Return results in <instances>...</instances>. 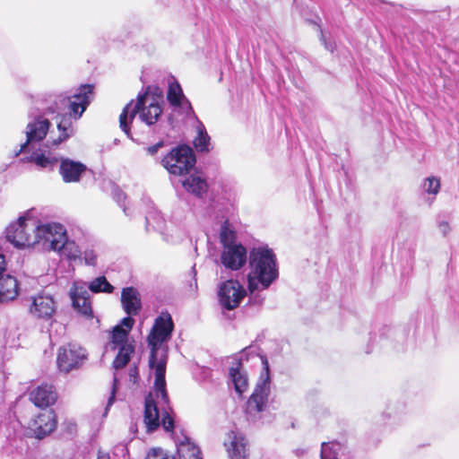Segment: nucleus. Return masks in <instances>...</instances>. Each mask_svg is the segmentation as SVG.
I'll return each mask as SVG.
<instances>
[{
	"mask_svg": "<svg viewBox=\"0 0 459 459\" xmlns=\"http://www.w3.org/2000/svg\"><path fill=\"white\" fill-rule=\"evenodd\" d=\"M56 427V415L52 410H49L39 413L36 419L33 420L30 425V429L32 430L35 437L41 439L53 432Z\"/></svg>",
	"mask_w": 459,
	"mask_h": 459,
	"instance_id": "nucleus-16",
	"label": "nucleus"
},
{
	"mask_svg": "<svg viewBox=\"0 0 459 459\" xmlns=\"http://www.w3.org/2000/svg\"><path fill=\"white\" fill-rule=\"evenodd\" d=\"M162 419L160 421L158 405L154 402L152 394H149L145 399L143 419L148 432L156 430L160 423L166 431H171L174 429V420L168 409L162 406Z\"/></svg>",
	"mask_w": 459,
	"mask_h": 459,
	"instance_id": "nucleus-9",
	"label": "nucleus"
},
{
	"mask_svg": "<svg viewBox=\"0 0 459 459\" xmlns=\"http://www.w3.org/2000/svg\"><path fill=\"white\" fill-rule=\"evenodd\" d=\"M38 221L29 215L20 217L6 229V238L19 249L36 247Z\"/></svg>",
	"mask_w": 459,
	"mask_h": 459,
	"instance_id": "nucleus-5",
	"label": "nucleus"
},
{
	"mask_svg": "<svg viewBox=\"0 0 459 459\" xmlns=\"http://www.w3.org/2000/svg\"><path fill=\"white\" fill-rule=\"evenodd\" d=\"M422 186L427 194L437 195L440 190V179L437 177H429Z\"/></svg>",
	"mask_w": 459,
	"mask_h": 459,
	"instance_id": "nucleus-34",
	"label": "nucleus"
},
{
	"mask_svg": "<svg viewBox=\"0 0 459 459\" xmlns=\"http://www.w3.org/2000/svg\"><path fill=\"white\" fill-rule=\"evenodd\" d=\"M87 359L83 348L76 344H68L59 348L57 354V366L63 372H69L78 368Z\"/></svg>",
	"mask_w": 459,
	"mask_h": 459,
	"instance_id": "nucleus-11",
	"label": "nucleus"
},
{
	"mask_svg": "<svg viewBox=\"0 0 459 459\" xmlns=\"http://www.w3.org/2000/svg\"><path fill=\"white\" fill-rule=\"evenodd\" d=\"M195 164L193 150L186 145L173 149L162 160V165L173 175L182 176L187 173Z\"/></svg>",
	"mask_w": 459,
	"mask_h": 459,
	"instance_id": "nucleus-7",
	"label": "nucleus"
},
{
	"mask_svg": "<svg viewBox=\"0 0 459 459\" xmlns=\"http://www.w3.org/2000/svg\"><path fill=\"white\" fill-rule=\"evenodd\" d=\"M221 262L228 269L237 271L247 262V249L241 244L228 246L222 248Z\"/></svg>",
	"mask_w": 459,
	"mask_h": 459,
	"instance_id": "nucleus-14",
	"label": "nucleus"
},
{
	"mask_svg": "<svg viewBox=\"0 0 459 459\" xmlns=\"http://www.w3.org/2000/svg\"><path fill=\"white\" fill-rule=\"evenodd\" d=\"M177 446L178 459H202L199 447L188 437L178 440Z\"/></svg>",
	"mask_w": 459,
	"mask_h": 459,
	"instance_id": "nucleus-23",
	"label": "nucleus"
},
{
	"mask_svg": "<svg viewBox=\"0 0 459 459\" xmlns=\"http://www.w3.org/2000/svg\"><path fill=\"white\" fill-rule=\"evenodd\" d=\"M117 382H118V380H117V377L115 376L114 377V380H113V386H112L111 395L108 398V404H107V407H106V411L108 410V408L113 404V403L115 401V394H116V390L117 388Z\"/></svg>",
	"mask_w": 459,
	"mask_h": 459,
	"instance_id": "nucleus-38",
	"label": "nucleus"
},
{
	"mask_svg": "<svg viewBox=\"0 0 459 459\" xmlns=\"http://www.w3.org/2000/svg\"><path fill=\"white\" fill-rule=\"evenodd\" d=\"M174 328L170 315L161 313L154 322L148 335V345L151 348L149 365L154 374V388L157 399L168 406L169 398L166 392L165 372L168 360L166 342L171 336Z\"/></svg>",
	"mask_w": 459,
	"mask_h": 459,
	"instance_id": "nucleus-2",
	"label": "nucleus"
},
{
	"mask_svg": "<svg viewBox=\"0 0 459 459\" xmlns=\"http://www.w3.org/2000/svg\"><path fill=\"white\" fill-rule=\"evenodd\" d=\"M343 446L339 442L323 443L321 447V459H341Z\"/></svg>",
	"mask_w": 459,
	"mask_h": 459,
	"instance_id": "nucleus-29",
	"label": "nucleus"
},
{
	"mask_svg": "<svg viewBox=\"0 0 459 459\" xmlns=\"http://www.w3.org/2000/svg\"><path fill=\"white\" fill-rule=\"evenodd\" d=\"M65 109L66 108L62 110L59 115H57V113L54 114L56 115V117L58 118L56 126L59 136L56 139H53V145H58L74 134L71 115L62 114Z\"/></svg>",
	"mask_w": 459,
	"mask_h": 459,
	"instance_id": "nucleus-22",
	"label": "nucleus"
},
{
	"mask_svg": "<svg viewBox=\"0 0 459 459\" xmlns=\"http://www.w3.org/2000/svg\"><path fill=\"white\" fill-rule=\"evenodd\" d=\"M246 294V290L237 280H227L221 282L218 290L219 302L228 310L238 307Z\"/></svg>",
	"mask_w": 459,
	"mask_h": 459,
	"instance_id": "nucleus-10",
	"label": "nucleus"
},
{
	"mask_svg": "<svg viewBox=\"0 0 459 459\" xmlns=\"http://www.w3.org/2000/svg\"><path fill=\"white\" fill-rule=\"evenodd\" d=\"M19 294V284L16 278L5 273L0 277V302L13 300Z\"/></svg>",
	"mask_w": 459,
	"mask_h": 459,
	"instance_id": "nucleus-21",
	"label": "nucleus"
},
{
	"mask_svg": "<svg viewBox=\"0 0 459 459\" xmlns=\"http://www.w3.org/2000/svg\"><path fill=\"white\" fill-rule=\"evenodd\" d=\"M56 310V301L47 293H40L30 298L29 313L37 319L49 320Z\"/></svg>",
	"mask_w": 459,
	"mask_h": 459,
	"instance_id": "nucleus-12",
	"label": "nucleus"
},
{
	"mask_svg": "<svg viewBox=\"0 0 459 459\" xmlns=\"http://www.w3.org/2000/svg\"><path fill=\"white\" fill-rule=\"evenodd\" d=\"M145 459H174V457L160 448H152L148 452Z\"/></svg>",
	"mask_w": 459,
	"mask_h": 459,
	"instance_id": "nucleus-36",
	"label": "nucleus"
},
{
	"mask_svg": "<svg viewBox=\"0 0 459 459\" xmlns=\"http://www.w3.org/2000/svg\"><path fill=\"white\" fill-rule=\"evenodd\" d=\"M224 446L230 459H246L247 455V441L243 434L237 431H230L224 441Z\"/></svg>",
	"mask_w": 459,
	"mask_h": 459,
	"instance_id": "nucleus-17",
	"label": "nucleus"
},
{
	"mask_svg": "<svg viewBox=\"0 0 459 459\" xmlns=\"http://www.w3.org/2000/svg\"><path fill=\"white\" fill-rule=\"evenodd\" d=\"M69 296L74 309L87 317L92 316V308L86 282L74 281L69 290Z\"/></svg>",
	"mask_w": 459,
	"mask_h": 459,
	"instance_id": "nucleus-13",
	"label": "nucleus"
},
{
	"mask_svg": "<svg viewBox=\"0 0 459 459\" xmlns=\"http://www.w3.org/2000/svg\"><path fill=\"white\" fill-rule=\"evenodd\" d=\"M66 235L65 228L57 222L39 223L38 221V229L36 238L37 244L42 250L56 251Z\"/></svg>",
	"mask_w": 459,
	"mask_h": 459,
	"instance_id": "nucleus-8",
	"label": "nucleus"
},
{
	"mask_svg": "<svg viewBox=\"0 0 459 459\" xmlns=\"http://www.w3.org/2000/svg\"><path fill=\"white\" fill-rule=\"evenodd\" d=\"M160 143H158V144H155V145H152L151 147L148 148V152L151 153V154H154L157 152L158 149L160 147Z\"/></svg>",
	"mask_w": 459,
	"mask_h": 459,
	"instance_id": "nucleus-43",
	"label": "nucleus"
},
{
	"mask_svg": "<svg viewBox=\"0 0 459 459\" xmlns=\"http://www.w3.org/2000/svg\"><path fill=\"white\" fill-rule=\"evenodd\" d=\"M97 459H110L109 454L107 452H104L102 450H100L98 453V458Z\"/></svg>",
	"mask_w": 459,
	"mask_h": 459,
	"instance_id": "nucleus-42",
	"label": "nucleus"
},
{
	"mask_svg": "<svg viewBox=\"0 0 459 459\" xmlns=\"http://www.w3.org/2000/svg\"><path fill=\"white\" fill-rule=\"evenodd\" d=\"M278 276L276 257L273 251L264 247L254 248L249 255V290L268 289Z\"/></svg>",
	"mask_w": 459,
	"mask_h": 459,
	"instance_id": "nucleus-4",
	"label": "nucleus"
},
{
	"mask_svg": "<svg viewBox=\"0 0 459 459\" xmlns=\"http://www.w3.org/2000/svg\"><path fill=\"white\" fill-rule=\"evenodd\" d=\"M92 96L93 86L90 84L82 85L72 98L58 95L50 100L49 105L46 106L41 113L31 114L25 128L26 142L20 145L19 150L15 152V156L27 152L33 143H39L46 137L51 125L47 116L55 113L59 115L65 108H69L74 118L78 119L86 110Z\"/></svg>",
	"mask_w": 459,
	"mask_h": 459,
	"instance_id": "nucleus-1",
	"label": "nucleus"
},
{
	"mask_svg": "<svg viewBox=\"0 0 459 459\" xmlns=\"http://www.w3.org/2000/svg\"><path fill=\"white\" fill-rule=\"evenodd\" d=\"M437 228H438L439 232L443 236H446L451 230L449 223L445 221H440L437 225Z\"/></svg>",
	"mask_w": 459,
	"mask_h": 459,
	"instance_id": "nucleus-40",
	"label": "nucleus"
},
{
	"mask_svg": "<svg viewBox=\"0 0 459 459\" xmlns=\"http://www.w3.org/2000/svg\"><path fill=\"white\" fill-rule=\"evenodd\" d=\"M183 187L197 197H203L208 190L206 178L202 172H195L182 180Z\"/></svg>",
	"mask_w": 459,
	"mask_h": 459,
	"instance_id": "nucleus-20",
	"label": "nucleus"
},
{
	"mask_svg": "<svg viewBox=\"0 0 459 459\" xmlns=\"http://www.w3.org/2000/svg\"><path fill=\"white\" fill-rule=\"evenodd\" d=\"M120 300L124 311L128 316H136L142 309L140 293L137 289L134 287L124 288L121 291Z\"/></svg>",
	"mask_w": 459,
	"mask_h": 459,
	"instance_id": "nucleus-18",
	"label": "nucleus"
},
{
	"mask_svg": "<svg viewBox=\"0 0 459 459\" xmlns=\"http://www.w3.org/2000/svg\"><path fill=\"white\" fill-rule=\"evenodd\" d=\"M136 374H137V369L136 368L130 369V376L135 377Z\"/></svg>",
	"mask_w": 459,
	"mask_h": 459,
	"instance_id": "nucleus-44",
	"label": "nucleus"
},
{
	"mask_svg": "<svg viewBox=\"0 0 459 459\" xmlns=\"http://www.w3.org/2000/svg\"><path fill=\"white\" fill-rule=\"evenodd\" d=\"M320 39L321 41L324 43L325 45V48L330 51V52H333L334 49L336 48V45L333 41H327L324 33L321 31V37H320Z\"/></svg>",
	"mask_w": 459,
	"mask_h": 459,
	"instance_id": "nucleus-39",
	"label": "nucleus"
},
{
	"mask_svg": "<svg viewBox=\"0 0 459 459\" xmlns=\"http://www.w3.org/2000/svg\"><path fill=\"white\" fill-rule=\"evenodd\" d=\"M87 290H91L93 293H112L114 286L108 281L105 276H99L90 281L87 285Z\"/></svg>",
	"mask_w": 459,
	"mask_h": 459,
	"instance_id": "nucleus-30",
	"label": "nucleus"
},
{
	"mask_svg": "<svg viewBox=\"0 0 459 459\" xmlns=\"http://www.w3.org/2000/svg\"><path fill=\"white\" fill-rule=\"evenodd\" d=\"M167 99L170 105H172L175 108H179L186 110L191 109L189 101L185 98L182 89L178 82H177L169 84Z\"/></svg>",
	"mask_w": 459,
	"mask_h": 459,
	"instance_id": "nucleus-24",
	"label": "nucleus"
},
{
	"mask_svg": "<svg viewBox=\"0 0 459 459\" xmlns=\"http://www.w3.org/2000/svg\"><path fill=\"white\" fill-rule=\"evenodd\" d=\"M263 371L260 379L256 384L254 393L250 396L247 404V412L253 418L264 411L267 405L270 394V373L269 364L265 357H262Z\"/></svg>",
	"mask_w": 459,
	"mask_h": 459,
	"instance_id": "nucleus-6",
	"label": "nucleus"
},
{
	"mask_svg": "<svg viewBox=\"0 0 459 459\" xmlns=\"http://www.w3.org/2000/svg\"><path fill=\"white\" fill-rule=\"evenodd\" d=\"M117 350L118 353L113 363L116 369L123 368L128 363L130 356L134 352V346L132 344H126Z\"/></svg>",
	"mask_w": 459,
	"mask_h": 459,
	"instance_id": "nucleus-32",
	"label": "nucleus"
},
{
	"mask_svg": "<svg viewBox=\"0 0 459 459\" xmlns=\"http://www.w3.org/2000/svg\"><path fill=\"white\" fill-rule=\"evenodd\" d=\"M220 239L222 248L228 246L239 245L236 241V233L229 228L228 225H223L220 232Z\"/></svg>",
	"mask_w": 459,
	"mask_h": 459,
	"instance_id": "nucleus-33",
	"label": "nucleus"
},
{
	"mask_svg": "<svg viewBox=\"0 0 459 459\" xmlns=\"http://www.w3.org/2000/svg\"><path fill=\"white\" fill-rule=\"evenodd\" d=\"M57 395L51 385H39L30 392V399L38 407L44 408L52 405L56 401Z\"/></svg>",
	"mask_w": 459,
	"mask_h": 459,
	"instance_id": "nucleus-19",
	"label": "nucleus"
},
{
	"mask_svg": "<svg viewBox=\"0 0 459 459\" xmlns=\"http://www.w3.org/2000/svg\"><path fill=\"white\" fill-rule=\"evenodd\" d=\"M5 271V261L4 256L0 255V277L4 275V272Z\"/></svg>",
	"mask_w": 459,
	"mask_h": 459,
	"instance_id": "nucleus-41",
	"label": "nucleus"
},
{
	"mask_svg": "<svg viewBox=\"0 0 459 459\" xmlns=\"http://www.w3.org/2000/svg\"><path fill=\"white\" fill-rule=\"evenodd\" d=\"M194 144L198 152H208L210 146V136L203 124L197 126V135L194 140Z\"/></svg>",
	"mask_w": 459,
	"mask_h": 459,
	"instance_id": "nucleus-31",
	"label": "nucleus"
},
{
	"mask_svg": "<svg viewBox=\"0 0 459 459\" xmlns=\"http://www.w3.org/2000/svg\"><path fill=\"white\" fill-rule=\"evenodd\" d=\"M82 259L84 260L85 264L90 266H96L98 261V255L96 251L92 248L85 249L82 253Z\"/></svg>",
	"mask_w": 459,
	"mask_h": 459,
	"instance_id": "nucleus-35",
	"label": "nucleus"
},
{
	"mask_svg": "<svg viewBox=\"0 0 459 459\" xmlns=\"http://www.w3.org/2000/svg\"><path fill=\"white\" fill-rule=\"evenodd\" d=\"M162 91L159 87L148 86L143 94H139L134 104L128 103L119 116V126L125 134L130 135L129 124L135 115L147 126L154 125L162 114Z\"/></svg>",
	"mask_w": 459,
	"mask_h": 459,
	"instance_id": "nucleus-3",
	"label": "nucleus"
},
{
	"mask_svg": "<svg viewBox=\"0 0 459 459\" xmlns=\"http://www.w3.org/2000/svg\"><path fill=\"white\" fill-rule=\"evenodd\" d=\"M128 332L122 328V325H116L110 334V342L106 345V350L116 351L126 344H130L127 341Z\"/></svg>",
	"mask_w": 459,
	"mask_h": 459,
	"instance_id": "nucleus-26",
	"label": "nucleus"
},
{
	"mask_svg": "<svg viewBox=\"0 0 459 459\" xmlns=\"http://www.w3.org/2000/svg\"><path fill=\"white\" fill-rule=\"evenodd\" d=\"M230 376L238 394H241L247 391L248 386V377L241 367L230 368Z\"/></svg>",
	"mask_w": 459,
	"mask_h": 459,
	"instance_id": "nucleus-27",
	"label": "nucleus"
},
{
	"mask_svg": "<svg viewBox=\"0 0 459 459\" xmlns=\"http://www.w3.org/2000/svg\"><path fill=\"white\" fill-rule=\"evenodd\" d=\"M60 246L61 247L56 248V252L59 253L62 256H65L71 261H75L81 258L82 252L79 246L74 240H69L67 235L65 236Z\"/></svg>",
	"mask_w": 459,
	"mask_h": 459,
	"instance_id": "nucleus-25",
	"label": "nucleus"
},
{
	"mask_svg": "<svg viewBox=\"0 0 459 459\" xmlns=\"http://www.w3.org/2000/svg\"><path fill=\"white\" fill-rule=\"evenodd\" d=\"M27 160L41 169H52L58 161L56 157L49 152L46 154L45 151L34 152Z\"/></svg>",
	"mask_w": 459,
	"mask_h": 459,
	"instance_id": "nucleus-28",
	"label": "nucleus"
},
{
	"mask_svg": "<svg viewBox=\"0 0 459 459\" xmlns=\"http://www.w3.org/2000/svg\"><path fill=\"white\" fill-rule=\"evenodd\" d=\"M87 171V167L81 161L69 158L60 160L59 173L65 183H78L82 175Z\"/></svg>",
	"mask_w": 459,
	"mask_h": 459,
	"instance_id": "nucleus-15",
	"label": "nucleus"
},
{
	"mask_svg": "<svg viewBox=\"0 0 459 459\" xmlns=\"http://www.w3.org/2000/svg\"><path fill=\"white\" fill-rule=\"evenodd\" d=\"M134 324V320L132 318V316H128L126 317H124L121 320V323L118 325H122V328H125L128 333L133 328Z\"/></svg>",
	"mask_w": 459,
	"mask_h": 459,
	"instance_id": "nucleus-37",
	"label": "nucleus"
}]
</instances>
